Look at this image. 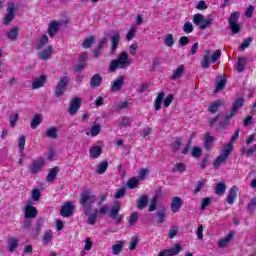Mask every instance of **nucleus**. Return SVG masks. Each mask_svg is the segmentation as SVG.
<instances>
[{
    "mask_svg": "<svg viewBox=\"0 0 256 256\" xmlns=\"http://www.w3.org/2000/svg\"><path fill=\"white\" fill-rule=\"evenodd\" d=\"M95 201H97V196L93 194L91 189L87 188L82 190L79 198V205H81L84 215H89V211L93 209V205H95Z\"/></svg>",
    "mask_w": 256,
    "mask_h": 256,
    "instance_id": "nucleus-1",
    "label": "nucleus"
},
{
    "mask_svg": "<svg viewBox=\"0 0 256 256\" xmlns=\"http://www.w3.org/2000/svg\"><path fill=\"white\" fill-rule=\"evenodd\" d=\"M131 65L129 61V54L126 51L121 52L117 59H113L109 65L110 73L117 71V69H127Z\"/></svg>",
    "mask_w": 256,
    "mask_h": 256,
    "instance_id": "nucleus-2",
    "label": "nucleus"
},
{
    "mask_svg": "<svg viewBox=\"0 0 256 256\" xmlns=\"http://www.w3.org/2000/svg\"><path fill=\"white\" fill-rule=\"evenodd\" d=\"M69 81L70 78L69 76H61L57 85H56V90L54 92V95L57 99L59 97H63L65 95V91H67V87H69Z\"/></svg>",
    "mask_w": 256,
    "mask_h": 256,
    "instance_id": "nucleus-3",
    "label": "nucleus"
},
{
    "mask_svg": "<svg viewBox=\"0 0 256 256\" xmlns=\"http://www.w3.org/2000/svg\"><path fill=\"white\" fill-rule=\"evenodd\" d=\"M208 126H216V131H223V129H225V114L218 113L214 118H210L208 121Z\"/></svg>",
    "mask_w": 256,
    "mask_h": 256,
    "instance_id": "nucleus-4",
    "label": "nucleus"
},
{
    "mask_svg": "<svg viewBox=\"0 0 256 256\" xmlns=\"http://www.w3.org/2000/svg\"><path fill=\"white\" fill-rule=\"evenodd\" d=\"M192 21L194 25H196L198 29H200V31H204V29L210 27L212 23L211 19H205V16L199 13L193 16Z\"/></svg>",
    "mask_w": 256,
    "mask_h": 256,
    "instance_id": "nucleus-5",
    "label": "nucleus"
},
{
    "mask_svg": "<svg viewBox=\"0 0 256 256\" xmlns=\"http://www.w3.org/2000/svg\"><path fill=\"white\" fill-rule=\"evenodd\" d=\"M121 211V203L119 201L114 202L113 206L111 207L109 218L116 221V223H121L123 221V215L119 214Z\"/></svg>",
    "mask_w": 256,
    "mask_h": 256,
    "instance_id": "nucleus-6",
    "label": "nucleus"
},
{
    "mask_svg": "<svg viewBox=\"0 0 256 256\" xmlns=\"http://www.w3.org/2000/svg\"><path fill=\"white\" fill-rule=\"evenodd\" d=\"M43 167H45V158H37L36 160H33L28 167L29 173L32 175H37Z\"/></svg>",
    "mask_w": 256,
    "mask_h": 256,
    "instance_id": "nucleus-7",
    "label": "nucleus"
},
{
    "mask_svg": "<svg viewBox=\"0 0 256 256\" xmlns=\"http://www.w3.org/2000/svg\"><path fill=\"white\" fill-rule=\"evenodd\" d=\"M7 13L5 14L4 18H3V24L4 25H11V21H13V19H15V3L13 2H8L7 3Z\"/></svg>",
    "mask_w": 256,
    "mask_h": 256,
    "instance_id": "nucleus-8",
    "label": "nucleus"
},
{
    "mask_svg": "<svg viewBox=\"0 0 256 256\" xmlns=\"http://www.w3.org/2000/svg\"><path fill=\"white\" fill-rule=\"evenodd\" d=\"M81 105H83V100L79 97H75L71 100L70 106L68 107L69 115H77V111L81 109Z\"/></svg>",
    "mask_w": 256,
    "mask_h": 256,
    "instance_id": "nucleus-9",
    "label": "nucleus"
},
{
    "mask_svg": "<svg viewBox=\"0 0 256 256\" xmlns=\"http://www.w3.org/2000/svg\"><path fill=\"white\" fill-rule=\"evenodd\" d=\"M239 20V12H234L229 18V25L232 33H239L241 31V26L237 21Z\"/></svg>",
    "mask_w": 256,
    "mask_h": 256,
    "instance_id": "nucleus-10",
    "label": "nucleus"
},
{
    "mask_svg": "<svg viewBox=\"0 0 256 256\" xmlns=\"http://www.w3.org/2000/svg\"><path fill=\"white\" fill-rule=\"evenodd\" d=\"M39 215V210L35 208V206H32L31 204H28L24 207V218L25 219H35Z\"/></svg>",
    "mask_w": 256,
    "mask_h": 256,
    "instance_id": "nucleus-11",
    "label": "nucleus"
},
{
    "mask_svg": "<svg viewBox=\"0 0 256 256\" xmlns=\"http://www.w3.org/2000/svg\"><path fill=\"white\" fill-rule=\"evenodd\" d=\"M73 211H75L73 203L66 202L65 205L60 208V215L61 217H71V215H73Z\"/></svg>",
    "mask_w": 256,
    "mask_h": 256,
    "instance_id": "nucleus-12",
    "label": "nucleus"
},
{
    "mask_svg": "<svg viewBox=\"0 0 256 256\" xmlns=\"http://www.w3.org/2000/svg\"><path fill=\"white\" fill-rule=\"evenodd\" d=\"M181 245L179 244H175L174 247L170 248V249H165L160 251L158 256H175V255H179L181 253Z\"/></svg>",
    "mask_w": 256,
    "mask_h": 256,
    "instance_id": "nucleus-13",
    "label": "nucleus"
},
{
    "mask_svg": "<svg viewBox=\"0 0 256 256\" xmlns=\"http://www.w3.org/2000/svg\"><path fill=\"white\" fill-rule=\"evenodd\" d=\"M241 107H243V98H238L237 100H235V102L232 105V109L230 111L229 115H226V121L228 119H231L232 117H235V115L237 114V112L239 111V109H241Z\"/></svg>",
    "mask_w": 256,
    "mask_h": 256,
    "instance_id": "nucleus-14",
    "label": "nucleus"
},
{
    "mask_svg": "<svg viewBox=\"0 0 256 256\" xmlns=\"http://www.w3.org/2000/svg\"><path fill=\"white\" fill-rule=\"evenodd\" d=\"M223 105H225V101L224 100H215L214 102H211L207 108L208 113H211L212 115H215V113H217L219 111V109H221V107H223Z\"/></svg>",
    "mask_w": 256,
    "mask_h": 256,
    "instance_id": "nucleus-15",
    "label": "nucleus"
},
{
    "mask_svg": "<svg viewBox=\"0 0 256 256\" xmlns=\"http://www.w3.org/2000/svg\"><path fill=\"white\" fill-rule=\"evenodd\" d=\"M47 83V76L46 75H40L32 81V89H41V87H45V84Z\"/></svg>",
    "mask_w": 256,
    "mask_h": 256,
    "instance_id": "nucleus-16",
    "label": "nucleus"
},
{
    "mask_svg": "<svg viewBox=\"0 0 256 256\" xmlns=\"http://www.w3.org/2000/svg\"><path fill=\"white\" fill-rule=\"evenodd\" d=\"M171 211L172 213H177L183 207V199L181 197H173L171 202Z\"/></svg>",
    "mask_w": 256,
    "mask_h": 256,
    "instance_id": "nucleus-17",
    "label": "nucleus"
},
{
    "mask_svg": "<svg viewBox=\"0 0 256 256\" xmlns=\"http://www.w3.org/2000/svg\"><path fill=\"white\" fill-rule=\"evenodd\" d=\"M53 55V46L49 45L46 49L38 53V59L40 61H47Z\"/></svg>",
    "mask_w": 256,
    "mask_h": 256,
    "instance_id": "nucleus-18",
    "label": "nucleus"
},
{
    "mask_svg": "<svg viewBox=\"0 0 256 256\" xmlns=\"http://www.w3.org/2000/svg\"><path fill=\"white\" fill-rule=\"evenodd\" d=\"M204 149L206 151H211L213 149V144L215 143V138L209 134V132L204 134Z\"/></svg>",
    "mask_w": 256,
    "mask_h": 256,
    "instance_id": "nucleus-19",
    "label": "nucleus"
},
{
    "mask_svg": "<svg viewBox=\"0 0 256 256\" xmlns=\"http://www.w3.org/2000/svg\"><path fill=\"white\" fill-rule=\"evenodd\" d=\"M200 63L202 69H209L211 67V50H205Z\"/></svg>",
    "mask_w": 256,
    "mask_h": 256,
    "instance_id": "nucleus-20",
    "label": "nucleus"
},
{
    "mask_svg": "<svg viewBox=\"0 0 256 256\" xmlns=\"http://www.w3.org/2000/svg\"><path fill=\"white\" fill-rule=\"evenodd\" d=\"M120 41H121V35L119 34V32H114L110 40L112 53H115V51H117V47H119Z\"/></svg>",
    "mask_w": 256,
    "mask_h": 256,
    "instance_id": "nucleus-21",
    "label": "nucleus"
},
{
    "mask_svg": "<svg viewBox=\"0 0 256 256\" xmlns=\"http://www.w3.org/2000/svg\"><path fill=\"white\" fill-rule=\"evenodd\" d=\"M59 27H61V24L57 21H52L48 26V35L49 37L53 38L55 35H57V32L59 31Z\"/></svg>",
    "mask_w": 256,
    "mask_h": 256,
    "instance_id": "nucleus-22",
    "label": "nucleus"
},
{
    "mask_svg": "<svg viewBox=\"0 0 256 256\" xmlns=\"http://www.w3.org/2000/svg\"><path fill=\"white\" fill-rule=\"evenodd\" d=\"M239 191V188L236 186L232 187L229 190L228 197L226 199L228 205H233L235 203V200L237 199V192Z\"/></svg>",
    "mask_w": 256,
    "mask_h": 256,
    "instance_id": "nucleus-23",
    "label": "nucleus"
},
{
    "mask_svg": "<svg viewBox=\"0 0 256 256\" xmlns=\"http://www.w3.org/2000/svg\"><path fill=\"white\" fill-rule=\"evenodd\" d=\"M60 169L59 166H55L49 170L48 175L46 176V181L48 183H53L55 179H57V174L59 173Z\"/></svg>",
    "mask_w": 256,
    "mask_h": 256,
    "instance_id": "nucleus-24",
    "label": "nucleus"
},
{
    "mask_svg": "<svg viewBox=\"0 0 256 256\" xmlns=\"http://www.w3.org/2000/svg\"><path fill=\"white\" fill-rule=\"evenodd\" d=\"M123 83H125V77L119 76L111 85V91H121L123 87Z\"/></svg>",
    "mask_w": 256,
    "mask_h": 256,
    "instance_id": "nucleus-25",
    "label": "nucleus"
},
{
    "mask_svg": "<svg viewBox=\"0 0 256 256\" xmlns=\"http://www.w3.org/2000/svg\"><path fill=\"white\" fill-rule=\"evenodd\" d=\"M101 83H103V77L99 74H94L90 80V86L93 89H97V87H101Z\"/></svg>",
    "mask_w": 256,
    "mask_h": 256,
    "instance_id": "nucleus-26",
    "label": "nucleus"
},
{
    "mask_svg": "<svg viewBox=\"0 0 256 256\" xmlns=\"http://www.w3.org/2000/svg\"><path fill=\"white\" fill-rule=\"evenodd\" d=\"M183 73H185V66L180 65L177 69H175L170 77L172 81H175L176 79H181L183 77Z\"/></svg>",
    "mask_w": 256,
    "mask_h": 256,
    "instance_id": "nucleus-27",
    "label": "nucleus"
},
{
    "mask_svg": "<svg viewBox=\"0 0 256 256\" xmlns=\"http://www.w3.org/2000/svg\"><path fill=\"white\" fill-rule=\"evenodd\" d=\"M6 35L10 41H17V39H19V27H13L7 32Z\"/></svg>",
    "mask_w": 256,
    "mask_h": 256,
    "instance_id": "nucleus-28",
    "label": "nucleus"
},
{
    "mask_svg": "<svg viewBox=\"0 0 256 256\" xmlns=\"http://www.w3.org/2000/svg\"><path fill=\"white\" fill-rule=\"evenodd\" d=\"M163 99H165V92H159L154 100L155 111H159L161 109V103H163Z\"/></svg>",
    "mask_w": 256,
    "mask_h": 256,
    "instance_id": "nucleus-29",
    "label": "nucleus"
},
{
    "mask_svg": "<svg viewBox=\"0 0 256 256\" xmlns=\"http://www.w3.org/2000/svg\"><path fill=\"white\" fill-rule=\"evenodd\" d=\"M165 217H167V210L165 208L158 210L156 225H163L165 223Z\"/></svg>",
    "mask_w": 256,
    "mask_h": 256,
    "instance_id": "nucleus-30",
    "label": "nucleus"
},
{
    "mask_svg": "<svg viewBox=\"0 0 256 256\" xmlns=\"http://www.w3.org/2000/svg\"><path fill=\"white\" fill-rule=\"evenodd\" d=\"M149 205V197L147 194L142 195L137 202V209H145Z\"/></svg>",
    "mask_w": 256,
    "mask_h": 256,
    "instance_id": "nucleus-31",
    "label": "nucleus"
},
{
    "mask_svg": "<svg viewBox=\"0 0 256 256\" xmlns=\"http://www.w3.org/2000/svg\"><path fill=\"white\" fill-rule=\"evenodd\" d=\"M247 65V59L245 57H239L238 62L235 66L236 71L238 73H242V71H245V66Z\"/></svg>",
    "mask_w": 256,
    "mask_h": 256,
    "instance_id": "nucleus-32",
    "label": "nucleus"
},
{
    "mask_svg": "<svg viewBox=\"0 0 256 256\" xmlns=\"http://www.w3.org/2000/svg\"><path fill=\"white\" fill-rule=\"evenodd\" d=\"M47 43H49V36H47V34H43L36 44L37 51H41V49H43Z\"/></svg>",
    "mask_w": 256,
    "mask_h": 256,
    "instance_id": "nucleus-33",
    "label": "nucleus"
},
{
    "mask_svg": "<svg viewBox=\"0 0 256 256\" xmlns=\"http://www.w3.org/2000/svg\"><path fill=\"white\" fill-rule=\"evenodd\" d=\"M225 89V76H220L216 80V88L214 93H219V91H223Z\"/></svg>",
    "mask_w": 256,
    "mask_h": 256,
    "instance_id": "nucleus-34",
    "label": "nucleus"
},
{
    "mask_svg": "<svg viewBox=\"0 0 256 256\" xmlns=\"http://www.w3.org/2000/svg\"><path fill=\"white\" fill-rule=\"evenodd\" d=\"M181 145H183V139L181 137L175 138L171 144V151H173V153H177V151L181 149Z\"/></svg>",
    "mask_w": 256,
    "mask_h": 256,
    "instance_id": "nucleus-35",
    "label": "nucleus"
},
{
    "mask_svg": "<svg viewBox=\"0 0 256 256\" xmlns=\"http://www.w3.org/2000/svg\"><path fill=\"white\" fill-rule=\"evenodd\" d=\"M239 137V130H237L235 132V134L232 136V142L228 143L225 147V156L227 157V155H229V153H231V151H233V141H236V139H238Z\"/></svg>",
    "mask_w": 256,
    "mask_h": 256,
    "instance_id": "nucleus-36",
    "label": "nucleus"
},
{
    "mask_svg": "<svg viewBox=\"0 0 256 256\" xmlns=\"http://www.w3.org/2000/svg\"><path fill=\"white\" fill-rule=\"evenodd\" d=\"M101 153H103V149L101 148V146H93L92 148H90V157L92 159H97Z\"/></svg>",
    "mask_w": 256,
    "mask_h": 256,
    "instance_id": "nucleus-37",
    "label": "nucleus"
},
{
    "mask_svg": "<svg viewBox=\"0 0 256 256\" xmlns=\"http://www.w3.org/2000/svg\"><path fill=\"white\" fill-rule=\"evenodd\" d=\"M90 211L91 210H88V214H86V216L88 217L87 223L88 225H95V223H97L98 211L97 209L93 213H90Z\"/></svg>",
    "mask_w": 256,
    "mask_h": 256,
    "instance_id": "nucleus-38",
    "label": "nucleus"
},
{
    "mask_svg": "<svg viewBox=\"0 0 256 256\" xmlns=\"http://www.w3.org/2000/svg\"><path fill=\"white\" fill-rule=\"evenodd\" d=\"M45 137H48L49 139H57V128L55 126L48 128L44 132Z\"/></svg>",
    "mask_w": 256,
    "mask_h": 256,
    "instance_id": "nucleus-39",
    "label": "nucleus"
},
{
    "mask_svg": "<svg viewBox=\"0 0 256 256\" xmlns=\"http://www.w3.org/2000/svg\"><path fill=\"white\" fill-rule=\"evenodd\" d=\"M94 43H95V36H89L88 38L84 39V42L82 43V47L83 49H91Z\"/></svg>",
    "mask_w": 256,
    "mask_h": 256,
    "instance_id": "nucleus-40",
    "label": "nucleus"
},
{
    "mask_svg": "<svg viewBox=\"0 0 256 256\" xmlns=\"http://www.w3.org/2000/svg\"><path fill=\"white\" fill-rule=\"evenodd\" d=\"M242 155H246V157H255L256 155V144L252 146L251 148H243L242 149Z\"/></svg>",
    "mask_w": 256,
    "mask_h": 256,
    "instance_id": "nucleus-41",
    "label": "nucleus"
},
{
    "mask_svg": "<svg viewBox=\"0 0 256 256\" xmlns=\"http://www.w3.org/2000/svg\"><path fill=\"white\" fill-rule=\"evenodd\" d=\"M108 167H109V162L102 161L99 163L96 173H98V175H103V173H105V171H107Z\"/></svg>",
    "mask_w": 256,
    "mask_h": 256,
    "instance_id": "nucleus-42",
    "label": "nucleus"
},
{
    "mask_svg": "<svg viewBox=\"0 0 256 256\" xmlns=\"http://www.w3.org/2000/svg\"><path fill=\"white\" fill-rule=\"evenodd\" d=\"M101 133V124L94 123L90 129L91 137H97Z\"/></svg>",
    "mask_w": 256,
    "mask_h": 256,
    "instance_id": "nucleus-43",
    "label": "nucleus"
},
{
    "mask_svg": "<svg viewBox=\"0 0 256 256\" xmlns=\"http://www.w3.org/2000/svg\"><path fill=\"white\" fill-rule=\"evenodd\" d=\"M43 225H45V218L43 217L38 218L35 226L36 235H39V233H41V229H43Z\"/></svg>",
    "mask_w": 256,
    "mask_h": 256,
    "instance_id": "nucleus-44",
    "label": "nucleus"
},
{
    "mask_svg": "<svg viewBox=\"0 0 256 256\" xmlns=\"http://www.w3.org/2000/svg\"><path fill=\"white\" fill-rule=\"evenodd\" d=\"M52 240H53V231L49 230L45 232L42 238L43 245H48Z\"/></svg>",
    "mask_w": 256,
    "mask_h": 256,
    "instance_id": "nucleus-45",
    "label": "nucleus"
},
{
    "mask_svg": "<svg viewBox=\"0 0 256 256\" xmlns=\"http://www.w3.org/2000/svg\"><path fill=\"white\" fill-rule=\"evenodd\" d=\"M225 161V148H222V154L213 162V167H219Z\"/></svg>",
    "mask_w": 256,
    "mask_h": 256,
    "instance_id": "nucleus-46",
    "label": "nucleus"
},
{
    "mask_svg": "<svg viewBox=\"0 0 256 256\" xmlns=\"http://www.w3.org/2000/svg\"><path fill=\"white\" fill-rule=\"evenodd\" d=\"M176 171H178V173H185V171H187V166L185 163L180 162L172 169V173H175Z\"/></svg>",
    "mask_w": 256,
    "mask_h": 256,
    "instance_id": "nucleus-47",
    "label": "nucleus"
},
{
    "mask_svg": "<svg viewBox=\"0 0 256 256\" xmlns=\"http://www.w3.org/2000/svg\"><path fill=\"white\" fill-rule=\"evenodd\" d=\"M41 123V114L34 115L31 121V129H37Z\"/></svg>",
    "mask_w": 256,
    "mask_h": 256,
    "instance_id": "nucleus-48",
    "label": "nucleus"
},
{
    "mask_svg": "<svg viewBox=\"0 0 256 256\" xmlns=\"http://www.w3.org/2000/svg\"><path fill=\"white\" fill-rule=\"evenodd\" d=\"M193 29H194L193 23H191V22H185L183 27H182V31H183V33H186V35L191 34Z\"/></svg>",
    "mask_w": 256,
    "mask_h": 256,
    "instance_id": "nucleus-49",
    "label": "nucleus"
},
{
    "mask_svg": "<svg viewBox=\"0 0 256 256\" xmlns=\"http://www.w3.org/2000/svg\"><path fill=\"white\" fill-rule=\"evenodd\" d=\"M139 221V213L138 212H132V214L129 217L128 223L130 227H133L135 223Z\"/></svg>",
    "mask_w": 256,
    "mask_h": 256,
    "instance_id": "nucleus-50",
    "label": "nucleus"
},
{
    "mask_svg": "<svg viewBox=\"0 0 256 256\" xmlns=\"http://www.w3.org/2000/svg\"><path fill=\"white\" fill-rule=\"evenodd\" d=\"M164 43L166 47H173V45H175V38H173V34L166 35Z\"/></svg>",
    "mask_w": 256,
    "mask_h": 256,
    "instance_id": "nucleus-51",
    "label": "nucleus"
},
{
    "mask_svg": "<svg viewBox=\"0 0 256 256\" xmlns=\"http://www.w3.org/2000/svg\"><path fill=\"white\" fill-rule=\"evenodd\" d=\"M9 121H10V127L12 129H15V127L17 126V121H19V114L15 113L10 115Z\"/></svg>",
    "mask_w": 256,
    "mask_h": 256,
    "instance_id": "nucleus-52",
    "label": "nucleus"
},
{
    "mask_svg": "<svg viewBox=\"0 0 256 256\" xmlns=\"http://www.w3.org/2000/svg\"><path fill=\"white\" fill-rule=\"evenodd\" d=\"M31 225H33V221H31V218H25L22 223V229H24L25 231H27V233H29L31 229Z\"/></svg>",
    "mask_w": 256,
    "mask_h": 256,
    "instance_id": "nucleus-53",
    "label": "nucleus"
},
{
    "mask_svg": "<svg viewBox=\"0 0 256 256\" xmlns=\"http://www.w3.org/2000/svg\"><path fill=\"white\" fill-rule=\"evenodd\" d=\"M126 184H127L128 189H135V187H137V185H139V180L137 178L133 177V178H130Z\"/></svg>",
    "mask_w": 256,
    "mask_h": 256,
    "instance_id": "nucleus-54",
    "label": "nucleus"
},
{
    "mask_svg": "<svg viewBox=\"0 0 256 256\" xmlns=\"http://www.w3.org/2000/svg\"><path fill=\"white\" fill-rule=\"evenodd\" d=\"M123 251V242H120L119 244H114L112 246V253L113 255H119Z\"/></svg>",
    "mask_w": 256,
    "mask_h": 256,
    "instance_id": "nucleus-55",
    "label": "nucleus"
},
{
    "mask_svg": "<svg viewBox=\"0 0 256 256\" xmlns=\"http://www.w3.org/2000/svg\"><path fill=\"white\" fill-rule=\"evenodd\" d=\"M127 193V189L125 187H122L118 190H116V193L114 194V199H121L125 197V194Z\"/></svg>",
    "mask_w": 256,
    "mask_h": 256,
    "instance_id": "nucleus-56",
    "label": "nucleus"
},
{
    "mask_svg": "<svg viewBox=\"0 0 256 256\" xmlns=\"http://www.w3.org/2000/svg\"><path fill=\"white\" fill-rule=\"evenodd\" d=\"M215 193L216 195H223L225 193V183H218L215 188Z\"/></svg>",
    "mask_w": 256,
    "mask_h": 256,
    "instance_id": "nucleus-57",
    "label": "nucleus"
},
{
    "mask_svg": "<svg viewBox=\"0 0 256 256\" xmlns=\"http://www.w3.org/2000/svg\"><path fill=\"white\" fill-rule=\"evenodd\" d=\"M210 205H211V197L203 198L200 205V209L202 211H205V209H207V207H209Z\"/></svg>",
    "mask_w": 256,
    "mask_h": 256,
    "instance_id": "nucleus-58",
    "label": "nucleus"
},
{
    "mask_svg": "<svg viewBox=\"0 0 256 256\" xmlns=\"http://www.w3.org/2000/svg\"><path fill=\"white\" fill-rule=\"evenodd\" d=\"M221 59V50H216L212 55L210 54V61L217 63Z\"/></svg>",
    "mask_w": 256,
    "mask_h": 256,
    "instance_id": "nucleus-59",
    "label": "nucleus"
},
{
    "mask_svg": "<svg viewBox=\"0 0 256 256\" xmlns=\"http://www.w3.org/2000/svg\"><path fill=\"white\" fill-rule=\"evenodd\" d=\"M155 209H157V196H153V198L151 199L148 211L149 213H153Z\"/></svg>",
    "mask_w": 256,
    "mask_h": 256,
    "instance_id": "nucleus-60",
    "label": "nucleus"
},
{
    "mask_svg": "<svg viewBox=\"0 0 256 256\" xmlns=\"http://www.w3.org/2000/svg\"><path fill=\"white\" fill-rule=\"evenodd\" d=\"M191 155H192V157L199 159V157H201V155H203V150H201V148L195 146L192 149Z\"/></svg>",
    "mask_w": 256,
    "mask_h": 256,
    "instance_id": "nucleus-61",
    "label": "nucleus"
},
{
    "mask_svg": "<svg viewBox=\"0 0 256 256\" xmlns=\"http://www.w3.org/2000/svg\"><path fill=\"white\" fill-rule=\"evenodd\" d=\"M119 127L120 129H123V127H131V118L123 117Z\"/></svg>",
    "mask_w": 256,
    "mask_h": 256,
    "instance_id": "nucleus-62",
    "label": "nucleus"
},
{
    "mask_svg": "<svg viewBox=\"0 0 256 256\" xmlns=\"http://www.w3.org/2000/svg\"><path fill=\"white\" fill-rule=\"evenodd\" d=\"M175 99V96L173 94H169L163 102L164 107H169Z\"/></svg>",
    "mask_w": 256,
    "mask_h": 256,
    "instance_id": "nucleus-63",
    "label": "nucleus"
},
{
    "mask_svg": "<svg viewBox=\"0 0 256 256\" xmlns=\"http://www.w3.org/2000/svg\"><path fill=\"white\" fill-rule=\"evenodd\" d=\"M39 199H41V191L38 188H34L32 190V200L39 201Z\"/></svg>",
    "mask_w": 256,
    "mask_h": 256,
    "instance_id": "nucleus-64",
    "label": "nucleus"
}]
</instances>
